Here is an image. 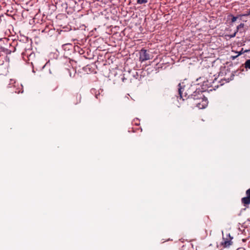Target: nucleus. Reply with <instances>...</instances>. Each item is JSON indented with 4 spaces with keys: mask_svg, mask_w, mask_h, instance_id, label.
<instances>
[{
    "mask_svg": "<svg viewBox=\"0 0 250 250\" xmlns=\"http://www.w3.org/2000/svg\"><path fill=\"white\" fill-rule=\"evenodd\" d=\"M231 238L229 235L228 238H223V241L221 242V245L224 248H227L232 245Z\"/></svg>",
    "mask_w": 250,
    "mask_h": 250,
    "instance_id": "39448f33",
    "label": "nucleus"
},
{
    "mask_svg": "<svg viewBox=\"0 0 250 250\" xmlns=\"http://www.w3.org/2000/svg\"><path fill=\"white\" fill-rule=\"evenodd\" d=\"M82 100V96L80 94H76L73 100V103L74 104H77L81 103Z\"/></svg>",
    "mask_w": 250,
    "mask_h": 250,
    "instance_id": "423d86ee",
    "label": "nucleus"
},
{
    "mask_svg": "<svg viewBox=\"0 0 250 250\" xmlns=\"http://www.w3.org/2000/svg\"><path fill=\"white\" fill-rule=\"evenodd\" d=\"M229 16L231 17V22H234L237 19V17H234L232 15H230Z\"/></svg>",
    "mask_w": 250,
    "mask_h": 250,
    "instance_id": "1a4fd4ad",
    "label": "nucleus"
},
{
    "mask_svg": "<svg viewBox=\"0 0 250 250\" xmlns=\"http://www.w3.org/2000/svg\"><path fill=\"white\" fill-rule=\"evenodd\" d=\"M242 54V52L241 51V52H239L237 55H236V56H232L231 57V58L232 60H234L236 58H237L238 56L240 55L241 54Z\"/></svg>",
    "mask_w": 250,
    "mask_h": 250,
    "instance_id": "9b49d317",
    "label": "nucleus"
},
{
    "mask_svg": "<svg viewBox=\"0 0 250 250\" xmlns=\"http://www.w3.org/2000/svg\"><path fill=\"white\" fill-rule=\"evenodd\" d=\"M150 59L149 54L147 52L146 50L142 49L140 52L139 60L141 62Z\"/></svg>",
    "mask_w": 250,
    "mask_h": 250,
    "instance_id": "20e7f679",
    "label": "nucleus"
},
{
    "mask_svg": "<svg viewBox=\"0 0 250 250\" xmlns=\"http://www.w3.org/2000/svg\"><path fill=\"white\" fill-rule=\"evenodd\" d=\"M133 122L135 125H138L140 124V121L138 119H134Z\"/></svg>",
    "mask_w": 250,
    "mask_h": 250,
    "instance_id": "f8f14e48",
    "label": "nucleus"
},
{
    "mask_svg": "<svg viewBox=\"0 0 250 250\" xmlns=\"http://www.w3.org/2000/svg\"><path fill=\"white\" fill-rule=\"evenodd\" d=\"M250 15V9L249 11L245 14L240 15V17H247Z\"/></svg>",
    "mask_w": 250,
    "mask_h": 250,
    "instance_id": "9d476101",
    "label": "nucleus"
},
{
    "mask_svg": "<svg viewBox=\"0 0 250 250\" xmlns=\"http://www.w3.org/2000/svg\"><path fill=\"white\" fill-rule=\"evenodd\" d=\"M236 32H235L233 34L231 35L230 36V38H233V37H234L235 36V35H236Z\"/></svg>",
    "mask_w": 250,
    "mask_h": 250,
    "instance_id": "4468645a",
    "label": "nucleus"
},
{
    "mask_svg": "<svg viewBox=\"0 0 250 250\" xmlns=\"http://www.w3.org/2000/svg\"><path fill=\"white\" fill-rule=\"evenodd\" d=\"M138 4H144L147 2V0H137V1Z\"/></svg>",
    "mask_w": 250,
    "mask_h": 250,
    "instance_id": "6e6552de",
    "label": "nucleus"
},
{
    "mask_svg": "<svg viewBox=\"0 0 250 250\" xmlns=\"http://www.w3.org/2000/svg\"><path fill=\"white\" fill-rule=\"evenodd\" d=\"M9 85L10 87L15 88V92L17 93H20L22 89V85L14 79H10Z\"/></svg>",
    "mask_w": 250,
    "mask_h": 250,
    "instance_id": "f03ea898",
    "label": "nucleus"
},
{
    "mask_svg": "<svg viewBox=\"0 0 250 250\" xmlns=\"http://www.w3.org/2000/svg\"><path fill=\"white\" fill-rule=\"evenodd\" d=\"M245 67L246 68L250 69V59L246 61L245 63Z\"/></svg>",
    "mask_w": 250,
    "mask_h": 250,
    "instance_id": "0eeeda50",
    "label": "nucleus"
},
{
    "mask_svg": "<svg viewBox=\"0 0 250 250\" xmlns=\"http://www.w3.org/2000/svg\"><path fill=\"white\" fill-rule=\"evenodd\" d=\"M179 95L180 99L183 101L188 100L193 105L199 109L205 108L208 104L207 98L204 96L203 91L196 90L192 94L191 91L188 92L187 87L185 85H182L181 83L178 85Z\"/></svg>",
    "mask_w": 250,
    "mask_h": 250,
    "instance_id": "f257e3e1",
    "label": "nucleus"
},
{
    "mask_svg": "<svg viewBox=\"0 0 250 250\" xmlns=\"http://www.w3.org/2000/svg\"><path fill=\"white\" fill-rule=\"evenodd\" d=\"M244 26V23H240L238 26H237V29H238L239 28H243Z\"/></svg>",
    "mask_w": 250,
    "mask_h": 250,
    "instance_id": "ddd939ff",
    "label": "nucleus"
},
{
    "mask_svg": "<svg viewBox=\"0 0 250 250\" xmlns=\"http://www.w3.org/2000/svg\"><path fill=\"white\" fill-rule=\"evenodd\" d=\"M246 194L247 196L241 199V203L245 207L248 208L250 204V188L246 190Z\"/></svg>",
    "mask_w": 250,
    "mask_h": 250,
    "instance_id": "7ed1b4c3",
    "label": "nucleus"
}]
</instances>
